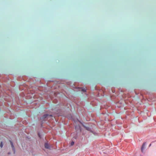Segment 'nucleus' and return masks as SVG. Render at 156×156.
<instances>
[{"label":"nucleus","instance_id":"nucleus-1","mask_svg":"<svg viewBox=\"0 0 156 156\" xmlns=\"http://www.w3.org/2000/svg\"><path fill=\"white\" fill-rule=\"evenodd\" d=\"M145 143H144L142 146L141 147V150L142 152H143V150L145 148Z\"/></svg>","mask_w":156,"mask_h":156},{"label":"nucleus","instance_id":"nucleus-2","mask_svg":"<svg viewBox=\"0 0 156 156\" xmlns=\"http://www.w3.org/2000/svg\"><path fill=\"white\" fill-rule=\"evenodd\" d=\"M10 144H11V146L12 147V149H13V150L14 151H15V148H14V147L13 146V143H12V142L11 141V140H10Z\"/></svg>","mask_w":156,"mask_h":156},{"label":"nucleus","instance_id":"nucleus-3","mask_svg":"<svg viewBox=\"0 0 156 156\" xmlns=\"http://www.w3.org/2000/svg\"><path fill=\"white\" fill-rule=\"evenodd\" d=\"M44 146H45V148H47V149H48L49 147V144L47 143H45V144Z\"/></svg>","mask_w":156,"mask_h":156},{"label":"nucleus","instance_id":"nucleus-4","mask_svg":"<svg viewBox=\"0 0 156 156\" xmlns=\"http://www.w3.org/2000/svg\"><path fill=\"white\" fill-rule=\"evenodd\" d=\"M48 116V114H45V115H43V117L44 118H45Z\"/></svg>","mask_w":156,"mask_h":156},{"label":"nucleus","instance_id":"nucleus-5","mask_svg":"<svg viewBox=\"0 0 156 156\" xmlns=\"http://www.w3.org/2000/svg\"><path fill=\"white\" fill-rule=\"evenodd\" d=\"M81 91H83V92H86V89H81Z\"/></svg>","mask_w":156,"mask_h":156},{"label":"nucleus","instance_id":"nucleus-6","mask_svg":"<svg viewBox=\"0 0 156 156\" xmlns=\"http://www.w3.org/2000/svg\"><path fill=\"white\" fill-rule=\"evenodd\" d=\"M0 147H1V148L2 147H3V144H2V142H1L0 144Z\"/></svg>","mask_w":156,"mask_h":156},{"label":"nucleus","instance_id":"nucleus-7","mask_svg":"<svg viewBox=\"0 0 156 156\" xmlns=\"http://www.w3.org/2000/svg\"><path fill=\"white\" fill-rule=\"evenodd\" d=\"M74 144V142L73 141H72L71 143V146L73 145Z\"/></svg>","mask_w":156,"mask_h":156},{"label":"nucleus","instance_id":"nucleus-8","mask_svg":"<svg viewBox=\"0 0 156 156\" xmlns=\"http://www.w3.org/2000/svg\"><path fill=\"white\" fill-rule=\"evenodd\" d=\"M84 126V127H85V126ZM86 129H87V130H88V129L89 128H87V127H86Z\"/></svg>","mask_w":156,"mask_h":156},{"label":"nucleus","instance_id":"nucleus-9","mask_svg":"<svg viewBox=\"0 0 156 156\" xmlns=\"http://www.w3.org/2000/svg\"><path fill=\"white\" fill-rule=\"evenodd\" d=\"M151 144L149 145V147H150V146H151Z\"/></svg>","mask_w":156,"mask_h":156},{"label":"nucleus","instance_id":"nucleus-10","mask_svg":"<svg viewBox=\"0 0 156 156\" xmlns=\"http://www.w3.org/2000/svg\"><path fill=\"white\" fill-rule=\"evenodd\" d=\"M76 127H77L76 126H75V128H76Z\"/></svg>","mask_w":156,"mask_h":156}]
</instances>
